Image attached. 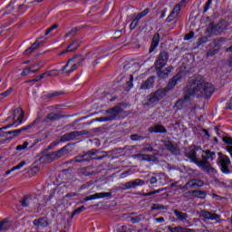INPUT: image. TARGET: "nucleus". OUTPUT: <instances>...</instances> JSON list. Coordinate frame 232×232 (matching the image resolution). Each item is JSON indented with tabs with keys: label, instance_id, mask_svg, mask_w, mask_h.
I'll return each mask as SVG.
<instances>
[{
	"label": "nucleus",
	"instance_id": "36",
	"mask_svg": "<svg viewBox=\"0 0 232 232\" xmlns=\"http://www.w3.org/2000/svg\"><path fill=\"white\" fill-rule=\"evenodd\" d=\"M202 153H204V155L207 156V159L208 160H215V159H217V153L215 151H211L209 150H201Z\"/></svg>",
	"mask_w": 232,
	"mask_h": 232
},
{
	"label": "nucleus",
	"instance_id": "10",
	"mask_svg": "<svg viewBox=\"0 0 232 232\" xmlns=\"http://www.w3.org/2000/svg\"><path fill=\"white\" fill-rule=\"evenodd\" d=\"M36 119H39L40 121L37 122V124L35 126H37L38 128L41 126V124H46L48 122H54V121H61V119H64V115L61 114V113H57L54 111L49 112L45 119H41V117L37 116Z\"/></svg>",
	"mask_w": 232,
	"mask_h": 232
},
{
	"label": "nucleus",
	"instance_id": "39",
	"mask_svg": "<svg viewBox=\"0 0 232 232\" xmlns=\"http://www.w3.org/2000/svg\"><path fill=\"white\" fill-rule=\"evenodd\" d=\"M10 228V222H8V219L5 218L2 221H0V231H6V229Z\"/></svg>",
	"mask_w": 232,
	"mask_h": 232
},
{
	"label": "nucleus",
	"instance_id": "22",
	"mask_svg": "<svg viewBox=\"0 0 232 232\" xmlns=\"http://www.w3.org/2000/svg\"><path fill=\"white\" fill-rule=\"evenodd\" d=\"M157 77L160 79H168L169 77V73L173 71V66H169L162 70L164 67H155Z\"/></svg>",
	"mask_w": 232,
	"mask_h": 232
},
{
	"label": "nucleus",
	"instance_id": "21",
	"mask_svg": "<svg viewBox=\"0 0 232 232\" xmlns=\"http://www.w3.org/2000/svg\"><path fill=\"white\" fill-rule=\"evenodd\" d=\"M40 39H43V36L38 37L29 48L25 49L24 51V55H31V53H34L35 50H37V48H39L40 46H43L45 41H39Z\"/></svg>",
	"mask_w": 232,
	"mask_h": 232
},
{
	"label": "nucleus",
	"instance_id": "64",
	"mask_svg": "<svg viewBox=\"0 0 232 232\" xmlns=\"http://www.w3.org/2000/svg\"><path fill=\"white\" fill-rule=\"evenodd\" d=\"M227 110H232V97L227 102Z\"/></svg>",
	"mask_w": 232,
	"mask_h": 232
},
{
	"label": "nucleus",
	"instance_id": "51",
	"mask_svg": "<svg viewBox=\"0 0 232 232\" xmlns=\"http://www.w3.org/2000/svg\"><path fill=\"white\" fill-rule=\"evenodd\" d=\"M30 146V143L28 141H24L23 144L16 146V151H23L26 150Z\"/></svg>",
	"mask_w": 232,
	"mask_h": 232
},
{
	"label": "nucleus",
	"instance_id": "5",
	"mask_svg": "<svg viewBox=\"0 0 232 232\" xmlns=\"http://www.w3.org/2000/svg\"><path fill=\"white\" fill-rule=\"evenodd\" d=\"M196 87L198 88V92L201 93L203 99H211L213 94L215 93V86L209 82H196Z\"/></svg>",
	"mask_w": 232,
	"mask_h": 232
},
{
	"label": "nucleus",
	"instance_id": "12",
	"mask_svg": "<svg viewBox=\"0 0 232 232\" xmlns=\"http://www.w3.org/2000/svg\"><path fill=\"white\" fill-rule=\"evenodd\" d=\"M197 82H198V80H191L190 87L185 91L183 97L184 101L189 102V101H191V99H193V97L198 93V87H197Z\"/></svg>",
	"mask_w": 232,
	"mask_h": 232
},
{
	"label": "nucleus",
	"instance_id": "14",
	"mask_svg": "<svg viewBox=\"0 0 232 232\" xmlns=\"http://www.w3.org/2000/svg\"><path fill=\"white\" fill-rule=\"evenodd\" d=\"M197 151H202V147L197 145L189 146L185 152V157L193 164L197 163Z\"/></svg>",
	"mask_w": 232,
	"mask_h": 232
},
{
	"label": "nucleus",
	"instance_id": "27",
	"mask_svg": "<svg viewBox=\"0 0 232 232\" xmlns=\"http://www.w3.org/2000/svg\"><path fill=\"white\" fill-rule=\"evenodd\" d=\"M149 133H168V129L160 124H156L149 128Z\"/></svg>",
	"mask_w": 232,
	"mask_h": 232
},
{
	"label": "nucleus",
	"instance_id": "55",
	"mask_svg": "<svg viewBox=\"0 0 232 232\" xmlns=\"http://www.w3.org/2000/svg\"><path fill=\"white\" fill-rule=\"evenodd\" d=\"M177 17V14H173V12H170L166 19V23H173Z\"/></svg>",
	"mask_w": 232,
	"mask_h": 232
},
{
	"label": "nucleus",
	"instance_id": "56",
	"mask_svg": "<svg viewBox=\"0 0 232 232\" xmlns=\"http://www.w3.org/2000/svg\"><path fill=\"white\" fill-rule=\"evenodd\" d=\"M92 183H83L81 187H79L78 193H81V191H84L85 189H90Z\"/></svg>",
	"mask_w": 232,
	"mask_h": 232
},
{
	"label": "nucleus",
	"instance_id": "42",
	"mask_svg": "<svg viewBox=\"0 0 232 232\" xmlns=\"http://www.w3.org/2000/svg\"><path fill=\"white\" fill-rule=\"evenodd\" d=\"M61 95H64V91H54L53 92L47 94L45 97L46 99H53V97H59Z\"/></svg>",
	"mask_w": 232,
	"mask_h": 232
},
{
	"label": "nucleus",
	"instance_id": "9",
	"mask_svg": "<svg viewBox=\"0 0 232 232\" xmlns=\"http://www.w3.org/2000/svg\"><path fill=\"white\" fill-rule=\"evenodd\" d=\"M37 122H41V120L39 118H36L33 122L29 123L28 125H25L18 130H8L6 133L8 135H12L7 137L9 140H12V139H15V137H19L23 131H27V130H32L33 126H35Z\"/></svg>",
	"mask_w": 232,
	"mask_h": 232
},
{
	"label": "nucleus",
	"instance_id": "11",
	"mask_svg": "<svg viewBox=\"0 0 232 232\" xmlns=\"http://www.w3.org/2000/svg\"><path fill=\"white\" fill-rule=\"evenodd\" d=\"M95 173H97V169L94 166L90 165L78 169L76 175L79 179H82V180H86L88 177H92V175H95Z\"/></svg>",
	"mask_w": 232,
	"mask_h": 232
},
{
	"label": "nucleus",
	"instance_id": "45",
	"mask_svg": "<svg viewBox=\"0 0 232 232\" xmlns=\"http://www.w3.org/2000/svg\"><path fill=\"white\" fill-rule=\"evenodd\" d=\"M141 158L147 162H155V159H157L155 156L150 154H141Z\"/></svg>",
	"mask_w": 232,
	"mask_h": 232
},
{
	"label": "nucleus",
	"instance_id": "20",
	"mask_svg": "<svg viewBox=\"0 0 232 232\" xmlns=\"http://www.w3.org/2000/svg\"><path fill=\"white\" fill-rule=\"evenodd\" d=\"M11 113L13 114V121L15 122V124H17L18 121V126L19 124H23V119H24V111L23 109L18 107L14 110H12Z\"/></svg>",
	"mask_w": 232,
	"mask_h": 232
},
{
	"label": "nucleus",
	"instance_id": "24",
	"mask_svg": "<svg viewBox=\"0 0 232 232\" xmlns=\"http://www.w3.org/2000/svg\"><path fill=\"white\" fill-rule=\"evenodd\" d=\"M111 197V192H98L91 196L85 197L83 202H89V200H97L99 198H106Z\"/></svg>",
	"mask_w": 232,
	"mask_h": 232
},
{
	"label": "nucleus",
	"instance_id": "50",
	"mask_svg": "<svg viewBox=\"0 0 232 232\" xmlns=\"http://www.w3.org/2000/svg\"><path fill=\"white\" fill-rule=\"evenodd\" d=\"M181 7H182V5L178 4L174 6V8L171 10V12H173L174 15L179 17V14H180Z\"/></svg>",
	"mask_w": 232,
	"mask_h": 232
},
{
	"label": "nucleus",
	"instance_id": "62",
	"mask_svg": "<svg viewBox=\"0 0 232 232\" xmlns=\"http://www.w3.org/2000/svg\"><path fill=\"white\" fill-rule=\"evenodd\" d=\"M141 218L140 216H136L130 218V222L132 224H139V222H140Z\"/></svg>",
	"mask_w": 232,
	"mask_h": 232
},
{
	"label": "nucleus",
	"instance_id": "57",
	"mask_svg": "<svg viewBox=\"0 0 232 232\" xmlns=\"http://www.w3.org/2000/svg\"><path fill=\"white\" fill-rule=\"evenodd\" d=\"M18 126H19V124H16V123L14 121L13 123H9V124H7V125H5V126L0 128V130H2V131H3V130H8V129H10V128H17Z\"/></svg>",
	"mask_w": 232,
	"mask_h": 232
},
{
	"label": "nucleus",
	"instance_id": "19",
	"mask_svg": "<svg viewBox=\"0 0 232 232\" xmlns=\"http://www.w3.org/2000/svg\"><path fill=\"white\" fill-rule=\"evenodd\" d=\"M145 184H146V180L136 179L134 180L125 182V189L126 191L130 189H137V188H140V186H144Z\"/></svg>",
	"mask_w": 232,
	"mask_h": 232
},
{
	"label": "nucleus",
	"instance_id": "30",
	"mask_svg": "<svg viewBox=\"0 0 232 232\" xmlns=\"http://www.w3.org/2000/svg\"><path fill=\"white\" fill-rule=\"evenodd\" d=\"M173 213L177 220H179V222H186V220H188V217H189L188 213H184L179 209H174Z\"/></svg>",
	"mask_w": 232,
	"mask_h": 232
},
{
	"label": "nucleus",
	"instance_id": "58",
	"mask_svg": "<svg viewBox=\"0 0 232 232\" xmlns=\"http://www.w3.org/2000/svg\"><path fill=\"white\" fill-rule=\"evenodd\" d=\"M24 166H26V161H21L20 163H18L16 166H14L12 168V170L16 171L17 169H21V168H23Z\"/></svg>",
	"mask_w": 232,
	"mask_h": 232
},
{
	"label": "nucleus",
	"instance_id": "52",
	"mask_svg": "<svg viewBox=\"0 0 232 232\" xmlns=\"http://www.w3.org/2000/svg\"><path fill=\"white\" fill-rule=\"evenodd\" d=\"M218 52H220L219 49H210L207 52V57H215Z\"/></svg>",
	"mask_w": 232,
	"mask_h": 232
},
{
	"label": "nucleus",
	"instance_id": "46",
	"mask_svg": "<svg viewBox=\"0 0 232 232\" xmlns=\"http://www.w3.org/2000/svg\"><path fill=\"white\" fill-rule=\"evenodd\" d=\"M145 139H146V137L140 136L139 134H131L130 135V140H132L133 142H139L140 140H144Z\"/></svg>",
	"mask_w": 232,
	"mask_h": 232
},
{
	"label": "nucleus",
	"instance_id": "8",
	"mask_svg": "<svg viewBox=\"0 0 232 232\" xmlns=\"http://www.w3.org/2000/svg\"><path fill=\"white\" fill-rule=\"evenodd\" d=\"M219 157V160L218 162V166L220 167L221 173L224 175H229L231 170L229 169V166H231V160L227 155L222 154V152L218 153Z\"/></svg>",
	"mask_w": 232,
	"mask_h": 232
},
{
	"label": "nucleus",
	"instance_id": "41",
	"mask_svg": "<svg viewBox=\"0 0 232 232\" xmlns=\"http://www.w3.org/2000/svg\"><path fill=\"white\" fill-rule=\"evenodd\" d=\"M102 101H105V102H114V101H117V97L111 96L110 93H105V95L102 98Z\"/></svg>",
	"mask_w": 232,
	"mask_h": 232
},
{
	"label": "nucleus",
	"instance_id": "48",
	"mask_svg": "<svg viewBox=\"0 0 232 232\" xmlns=\"http://www.w3.org/2000/svg\"><path fill=\"white\" fill-rule=\"evenodd\" d=\"M29 67H31V69H34V68L37 69V68H39V70H41V68L44 67V63H43L41 61L40 62H35L34 63H31L29 65Z\"/></svg>",
	"mask_w": 232,
	"mask_h": 232
},
{
	"label": "nucleus",
	"instance_id": "43",
	"mask_svg": "<svg viewBox=\"0 0 232 232\" xmlns=\"http://www.w3.org/2000/svg\"><path fill=\"white\" fill-rule=\"evenodd\" d=\"M165 147L167 148L168 151H169L173 155L177 153V147L175 146V144L169 142L165 144Z\"/></svg>",
	"mask_w": 232,
	"mask_h": 232
},
{
	"label": "nucleus",
	"instance_id": "31",
	"mask_svg": "<svg viewBox=\"0 0 232 232\" xmlns=\"http://www.w3.org/2000/svg\"><path fill=\"white\" fill-rule=\"evenodd\" d=\"M203 217L206 220H218V218H220V215L216 214V213H211L208 211H205L203 213Z\"/></svg>",
	"mask_w": 232,
	"mask_h": 232
},
{
	"label": "nucleus",
	"instance_id": "29",
	"mask_svg": "<svg viewBox=\"0 0 232 232\" xmlns=\"http://www.w3.org/2000/svg\"><path fill=\"white\" fill-rule=\"evenodd\" d=\"M53 160H55V159L53 158V152L44 154L39 158L40 164H50V162H53Z\"/></svg>",
	"mask_w": 232,
	"mask_h": 232
},
{
	"label": "nucleus",
	"instance_id": "7",
	"mask_svg": "<svg viewBox=\"0 0 232 232\" xmlns=\"http://www.w3.org/2000/svg\"><path fill=\"white\" fill-rule=\"evenodd\" d=\"M224 30H227V24L225 21L221 20L217 24H214L212 22L207 28V34L210 35H220V34L224 33Z\"/></svg>",
	"mask_w": 232,
	"mask_h": 232
},
{
	"label": "nucleus",
	"instance_id": "15",
	"mask_svg": "<svg viewBox=\"0 0 232 232\" xmlns=\"http://www.w3.org/2000/svg\"><path fill=\"white\" fill-rule=\"evenodd\" d=\"M168 61H169V53L160 51L154 63L155 68H164L168 64Z\"/></svg>",
	"mask_w": 232,
	"mask_h": 232
},
{
	"label": "nucleus",
	"instance_id": "25",
	"mask_svg": "<svg viewBox=\"0 0 232 232\" xmlns=\"http://www.w3.org/2000/svg\"><path fill=\"white\" fill-rule=\"evenodd\" d=\"M159 44H160V34L159 33L154 34L152 37V41L149 49V53H153L155 50L159 47Z\"/></svg>",
	"mask_w": 232,
	"mask_h": 232
},
{
	"label": "nucleus",
	"instance_id": "34",
	"mask_svg": "<svg viewBox=\"0 0 232 232\" xmlns=\"http://www.w3.org/2000/svg\"><path fill=\"white\" fill-rule=\"evenodd\" d=\"M166 209H168V207L159 203H154L150 207V211H165Z\"/></svg>",
	"mask_w": 232,
	"mask_h": 232
},
{
	"label": "nucleus",
	"instance_id": "44",
	"mask_svg": "<svg viewBox=\"0 0 232 232\" xmlns=\"http://www.w3.org/2000/svg\"><path fill=\"white\" fill-rule=\"evenodd\" d=\"M82 211H86V207L82 206V207H79L78 208L74 209L71 215V218H73V217H75V215H81L82 213Z\"/></svg>",
	"mask_w": 232,
	"mask_h": 232
},
{
	"label": "nucleus",
	"instance_id": "3",
	"mask_svg": "<svg viewBox=\"0 0 232 232\" xmlns=\"http://www.w3.org/2000/svg\"><path fill=\"white\" fill-rule=\"evenodd\" d=\"M22 208H29L34 211H39L41 209V203H39V198L35 194H28L23 196L20 200Z\"/></svg>",
	"mask_w": 232,
	"mask_h": 232
},
{
	"label": "nucleus",
	"instance_id": "33",
	"mask_svg": "<svg viewBox=\"0 0 232 232\" xmlns=\"http://www.w3.org/2000/svg\"><path fill=\"white\" fill-rule=\"evenodd\" d=\"M81 43H82L81 39H75L68 45V48L71 50V52H75V50L81 46Z\"/></svg>",
	"mask_w": 232,
	"mask_h": 232
},
{
	"label": "nucleus",
	"instance_id": "47",
	"mask_svg": "<svg viewBox=\"0 0 232 232\" xmlns=\"http://www.w3.org/2000/svg\"><path fill=\"white\" fill-rule=\"evenodd\" d=\"M28 75H32V67L30 65L24 68L22 72H21L22 77H26Z\"/></svg>",
	"mask_w": 232,
	"mask_h": 232
},
{
	"label": "nucleus",
	"instance_id": "40",
	"mask_svg": "<svg viewBox=\"0 0 232 232\" xmlns=\"http://www.w3.org/2000/svg\"><path fill=\"white\" fill-rule=\"evenodd\" d=\"M14 10H15V7L14 6V2H10L4 12V15H10V14H12Z\"/></svg>",
	"mask_w": 232,
	"mask_h": 232
},
{
	"label": "nucleus",
	"instance_id": "23",
	"mask_svg": "<svg viewBox=\"0 0 232 232\" xmlns=\"http://www.w3.org/2000/svg\"><path fill=\"white\" fill-rule=\"evenodd\" d=\"M78 57H81V55L76 54V55H73L72 58H70L67 61L66 64L62 68V72L63 73H72V72H75V70H77V63H74L72 65L70 70L66 71V68H68V66H70V63L75 61V59H77Z\"/></svg>",
	"mask_w": 232,
	"mask_h": 232
},
{
	"label": "nucleus",
	"instance_id": "28",
	"mask_svg": "<svg viewBox=\"0 0 232 232\" xmlns=\"http://www.w3.org/2000/svg\"><path fill=\"white\" fill-rule=\"evenodd\" d=\"M33 224L34 226H36V227H48L50 226L46 218H36L33 221Z\"/></svg>",
	"mask_w": 232,
	"mask_h": 232
},
{
	"label": "nucleus",
	"instance_id": "18",
	"mask_svg": "<svg viewBox=\"0 0 232 232\" xmlns=\"http://www.w3.org/2000/svg\"><path fill=\"white\" fill-rule=\"evenodd\" d=\"M204 186V180L193 179L188 180L182 188V189H197V188H202Z\"/></svg>",
	"mask_w": 232,
	"mask_h": 232
},
{
	"label": "nucleus",
	"instance_id": "38",
	"mask_svg": "<svg viewBox=\"0 0 232 232\" xmlns=\"http://www.w3.org/2000/svg\"><path fill=\"white\" fill-rule=\"evenodd\" d=\"M186 100H184V98L179 99L175 104H174V108H177V110H182V108H185L186 106Z\"/></svg>",
	"mask_w": 232,
	"mask_h": 232
},
{
	"label": "nucleus",
	"instance_id": "32",
	"mask_svg": "<svg viewBox=\"0 0 232 232\" xmlns=\"http://www.w3.org/2000/svg\"><path fill=\"white\" fill-rule=\"evenodd\" d=\"M212 43L215 48H217L218 50H220V48H222V46H224V44H226V38L224 37L216 38L213 40Z\"/></svg>",
	"mask_w": 232,
	"mask_h": 232
},
{
	"label": "nucleus",
	"instance_id": "26",
	"mask_svg": "<svg viewBox=\"0 0 232 232\" xmlns=\"http://www.w3.org/2000/svg\"><path fill=\"white\" fill-rule=\"evenodd\" d=\"M155 76H150L146 81L141 83L140 90H151V88L155 86Z\"/></svg>",
	"mask_w": 232,
	"mask_h": 232
},
{
	"label": "nucleus",
	"instance_id": "6",
	"mask_svg": "<svg viewBox=\"0 0 232 232\" xmlns=\"http://www.w3.org/2000/svg\"><path fill=\"white\" fill-rule=\"evenodd\" d=\"M201 159L202 160H198V159L196 160V166L202 169V171H205V173H211V175H216L217 169L211 167V163L209 162V160H208V156L201 155Z\"/></svg>",
	"mask_w": 232,
	"mask_h": 232
},
{
	"label": "nucleus",
	"instance_id": "16",
	"mask_svg": "<svg viewBox=\"0 0 232 232\" xmlns=\"http://www.w3.org/2000/svg\"><path fill=\"white\" fill-rule=\"evenodd\" d=\"M72 146H75V143H68L67 145L63 146L62 149L56 151H53V157L54 158V160L61 159V157H64V155H68V153L72 151Z\"/></svg>",
	"mask_w": 232,
	"mask_h": 232
},
{
	"label": "nucleus",
	"instance_id": "60",
	"mask_svg": "<svg viewBox=\"0 0 232 232\" xmlns=\"http://www.w3.org/2000/svg\"><path fill=\"white\" fill-rule=\"evenodd\" d=\"M149 182H150V184H151L152 186L155 185V184H157V182H158L157 177H155V176L151 177L149 180H146V181H145V184H149Z\"/></svg>",
	"mask_w": 232,
	"mask_h": 232
},
{
	"label": "nucleus",
	"instance_id": "4",
	"mask_svg": "<svg viewBox=\"0 0 232 232\" xmlns=\"http://www.w3.org/2000/svg\"><path fill=\"white\" fill-rule=\"evenodd\" d=\"M99 150H89L84 154L78 155L73 158V162L78 163H84V162H91L92 160H102L104 156H97Z\"/></svg>",
	"mask_w": 232,
	"mask_h": 232
},
{
	"label": "nucleus",
	"instance_id": "2",
	"mask_svg": "<svg viewBox=\"0 0 232 232\" xmlns=\"http://www.w3.org/2000/svg\"><path fill=\"white\" fill-rule=\"evenodd\" d=\"M122 106V103H118L114 107L107 109L105 111L106 116L98 118V122H110L111 121H119L121 119V114L124 113V109Z\"/></svg>",
	"mask_w": 232,
	"mask_h": 232
},
{
	"label": "nucleus",
	"instance_id": "59",
	"mask_svg": "<svg viewBox=\"0 0 232 232\" xmlns=\"http://www.w3.org/2000/svg\"><path fill=\"white\" fill-rule=\"evenodd\" d=\"M49 72H50V77H57L59 73H61V71L57 69H52L49 71Z\"/></svg>",
	"mask_w": 232,
	"mask_h": 232
},
{
	"label": "nucleus",
	"instance_id": "35",
	"mask_svg": "<svg viewBox=\"0 0 232 232\" xmlns=\"http://www.w3.org/2000/svg\"><path fill=\"white\" fill-rule=\"evenodd\" d=\"M192 195L197 198H206V197L208 196V193H206V191L204 190L194 189L192 190Z\"/></svg>",
	"mask_w": 232,
	"mask_h": 232
},
{
	"label": "nucleus",
	"instance_id": "53",
	"mask_svg": "<svg viewBox=\"0 0 232 232\" xmlns=\"http://www.w3.org/2000/svg\"><path fill=\"white\" fill-rule=\"evenodd\" d=\"M126 183H121L119 186L114 187L113 191H126Z\"/></svg>",
	"mask_w": 232,
	"mask_h": 232
},
{
	"label": "nucleus",
	"instance_id": "54",
	"mask_svg": "<svg viewBox=\"0 0 232 232\" xmlns=\"http://www.w3.org/2000/svg\"><path fill=\"white\" fill-rule=\"evenodd\" d=\"M57 28H59L58 24H54L51 25L49 28H47L45 30V35H49L51 34V32H53V30H57Z\"/></svg>",
	"mask_w": 232,
	"mask_h": 232
},
{
	"label": "nucleus",
	"instance_id": "37",
	"mask_svg": "<svg viewBox=\"0 0 232 232\" xmlns=\"http://www.w3.org/2000/svg\"><path fill=\"white\" fill-rule=\"evenodd\" d=\"M81 30L80 27H73L72 28L68 33L64 34L65 39H68V37H75L77 35V32Z\"/></svg>",
	"mask_w": 232,
	"mask_h": 232
},
{
	"label": "nucleus",
	"instance_id": "17",
	"mask_svg": "<svg viewBox=\"0 0 232 232\" xmlns=\"http://www.w3.org/2000/svg\"><path fill=\"white\" fill-rule=\"evenodd\" d=\"M150 14V8H145L143 11L140 13H138V14L135 16V18L131 21L130 24V31L133 32L139 26V21L142 19V17H146Z\"/></svg>",
	"mask_w": 232,
	"mask_h": 232
},
{
	"label": "nucleus",
	"instance_id": "49",
	"mask_svg": "<svg viewBox=\"0 0 232 232\" xmlns=\"http://www.w3.org/2000/svg\"><path fill=\"white\" fill-rule=\"evenodd\" d=\"M12 92H13V89H12V87H10L5 92L0 93V101H3V99H6V97H8V95H10V93H12Z\"/></svg>",
	"mask_w": 232,
	"mask_h": 232
},
{
	"label": "nucleus",
	"instance_id": "61",
	"mask_svg": "<svg viewBox=\"0 0 232 232\" xmlns=\"http://www.w3.org/2000/svg\"><path fill=\"white\" fill-rule=\"evenodd\" d=\"M213 3V0H208L204 5V9L203 12L204 14H206V12H208V10H209V6L211 5V4Z\"/></svg>",
	"mask_w": 232,
	"mask_h": 232
},
{
	"label": "nucleus",
	"instance_id": "1",
	"mask_svg": "<svg viewBox=\"0 0 232 232\" xmlns=\"http://www.w3.org/2000/svg\"><path fill=\"white\" fill-rule=\"evenodd\" d=\"M184 77H186V72L179 71L169 80L165 88H160L147 96V104L150 106L162 101V99H164V97H166V95H168V93H169L177 84L182 82V79H184Z\"/></svg>",
	"mask_w": 232,
	"mask_h": 232
},
{
	"label": "nucleus",
	"instance_id": "63",
	"mask_svg": "<svg viewBox=\"0 0 232 232\" xmlns=\"http://www.w3.org/2000/svg\"><path fill=\"white\" fill-rule=\"evenodd\" d=\"M127 84H128L130 90H131V88H133V75H130V81L127 82Z\"/></svg>",
	"mask_w": 232,
	"mask_h": 232
},
{
	"label": "nucleus",
	"instance_id": "13",
	"mask_svg": "<svg viewBox=\"0 0 232 232\" xmlns=\"http://www.w3.org/2000/svg\"><path fill=\"white\" fill-rule=\"evenodd\" d=\"M82 135H86V130H74L65 133L60 137L59 142H70L71 140H75L77 137H82Z\"/></svg>",
	"mask_w": 232,
	"mask_h": 232
}]
</instances>
